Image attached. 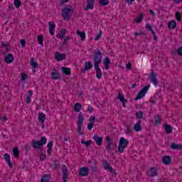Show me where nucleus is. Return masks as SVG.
Here are the masks:
<instances>
[{
    "instance_id": "37",
    "label": "nucleus",
    "mask_w": 182,
    "mask_h": 182,
    "mask_svg": "<svg viewBox=\"0 0 182 182\" xmlns=\"http://www.w3.org/2000/svg\"><path fill=\"white\" fill-rule=\"evenodd\" d=\"M100 5L102 6H106V5H109V0H100Z\"/></svg>"
},
{
    "instance_id": "31",
    "label": "nucleus",
    "mask_w": 182,
    "mask_h": 182,
    "mask_svg": "<svg viewBox=\"0 0 182 182\" xmlns=\"http://www.w3.org/2000/svg\"><path fill=\"white\" fill-rule=\"evenodd\" d=\"M61 69H62L63 73L66 75V76H69V75H70V68H66V67H62Z\"/></svg>"
},
{
    "instance_id": "36",
    "label": "nucleus",
    "mask_w": 182,
    "mask_h": 182,
    "mask_svg": "<svg viewBox=\"0 0 182 182\" xmlns=\"http://www.w3.org/2000/svg\"><path fill=\"white\" fill-rule=\"evenodd\" d=\"M144 13H141L139 16L137 17V23H140L141 21H143V18H144Z\"/></svg>"
},
{
    "instance_id": "54",
    "label": "nucleus",
    "mask_w": 182,
    "mask_h": 182,
    "mask_svg": "<svg viewBox=\"0 0 182 182\" xmlns=\"http://www.w3.org/2000/svg\"><path fill=\"white\" fill-rule=\"evenodd\" d=\"M178 55H179V56H182V47H180L178 50H177Z\"/></svg>"
},
{
    "instance_id": "9",
    "label": "nucleus",
    "mask_w": 182,
    "mask_h": 182,
    "mask_svg": "<svg viewBox=\"0 0 182 182\" xmlns=\"http://www.w3.org/2000/svg\"><path fill=\"white\" fill-rule=\"evenodd\" d=\"M95 8V0H87V6L84 8V11H89Z\"/></svg>"
},
{
    "instance_id": "61",
    "label": "nucleus",
    "mask_w": 182,
    "mask_h": 182,
    "mask_svg": "<svg viewBox=\"0 0 182 182\" xmlns=\"http://www.w3.org/2000/svg\"><path fill=\"white\" fill-rule=\"evenodd\" d=\"M87 111H88L90 113H92V112H93V107L89 106L88 108H87Z\"/></svg>"
},
{
    "instance_id": "52",
    "label": "nucleus",
    "mask_w": 182,
    "mask_h": 182,
    "mask_svg": "<svg viewBox=\"0 0 182 182\" xmlns=\"http://www.w3.org/2000/svg\"><path fill=\"white\" fill-rule=\"evenodd\" d=\"M48 149H52L53 147V141H50L48 142L47 145Z\"/></svg>"
},
{
    "instance_id": "5",
    "label": "nucleus",
    "mask_w": 182,
    "mask_h": 182,
    "mask_svg": "<svg viewBox=\"0 0 182 182\" xmlns=\"http://www.w3.org/2000/svg\"><path fill=\"white\" fill-rule=\"evenodd\" d=\"M149 89H150V85L144 87L137 94V100L145 97L146 95H147V92H149Z\"/></svg>"
},
{
    "instance_id": "34",
    "label": "nucleus",
    "mask_w": 182,
    "mask_h": 182,
    "mask_svg": "<svg viewBox=\"0 0 182 182\" xmlns=\"http://www.w3.org/2000/svg\"><path fill=\"white\" fill-rule=\"evenodd\" d=\"M117 99L119 100V102H126V99H124V95L123 94L118 92V96L117 97Z\"/></svg>"
},
{
    "instance_id": "39",
    "label": "nucleus",
    "mask_w": 182,
    "mask_h": 182,
    "mask_svg": "<svg viewBox=\"0 0 182 182\" xmlns=\"http://www.w3.org/2000/svg\"><path fill=\"white\" fill-rule=\"evenodd\" d=\"M81 143L82 144H85L86 146V147H89V146H90V144H92V141H85L83 139L81 140Z\"/></svg>"
},
{
    "instance_id": "23",
    "label": "nucleus",
    "mask_w": 182,
    "mask_h": 182,
    "mask_svg": "<svg viewBox=\"0 0 182 182\" xmlns=\"http://www.w3.org/2000/svg\"><path fill=\"white\" fill-rule=\"evenodd\" d=\"M61 172L63 173V178H65L69 176V173H68V167H66V165L62 166Z\"/></svg>"
},
{
    "instance_id": "29",
    "label": "nucleus",
    "mask_w": 182,
    "mask_h": 182,
    "mask_svg": "<svg viewBox=\"0 0 182 182\" xmlns=\"http://www.w3.org/2000/svg\"><path fill=\"white\" fill-rule=\"evenodd\" d=\"M165 132L167 133L168 134L173 133V128L171 127V125H165Z\"/></svg>"
},
{
    "instance_id": "12",
    "label": "nucleus",
    "mask_w": 182,
    "mask_h": 182,
    "mask_svg": "<svg viewBox=\"0 0 182 182\" xmlns=\"http://www.w3.org/2000/svg\"><path fill=\"white\" fill-rule=\"evenodd\" d=\"M4 159L5 160V161H6L10 168H12V167H14V164L11 162V156L9 154H5L4 155Z\"/></svg>"
},
{
    "instance_id": "1",
    "label": "nucleus",
    "mask_w": 182,
    "mask_h": 182,
    "mask_svg": "<svg viewBox=\"0 0 182 182\" xmlns=\"http://www.w3.org/2000/svg\"><path fill=\"white\" fill-rule=\"evenodd\" d=\"M48 141V139H46V136H41L40 138V140L36 141V139H33L31 141V147L33 149H41L45 144H46V142Z\"/></svg>"
},
{
    "instance_id": "26",
    "label": "nucleus",
    "mask_w": 182,
    "mask_h": 182,
    "mask_svg": "<svg viewBox=\"0 0 182 182\" xmlns=\"http://www.w3.org/2000/svg\"><path fill=\"white\" fill-rule=\"evenodd\" d=\"M82 110V105L79 102H76L74 105V112L79 113Z\"/></svg>"
},
{
    "instance_id": "45",
    "label": "nucleus",
    "mask_w": 182,
    "mask_h": 182,
    "mask_svg": "<svg viewBox=\"0 0 182 182\" xmlns=\"http://www.w3.org/2000/svg\"><path fill=\"white\" fill-rule=\"evenodd\" d=\"M93 126H95V123L93 122H90L88 124H87V129L88 130H92V129H93Z\"/></svg>"
},
{
    "instance_id": "16",
    "label": "nucleus",
    "mask_w": 182,
    "mask_h": 182,
    "mask_svg": "<svg viewBox=\"0 0 182 182\" xmlns=\"http://www.w3.org/2000/svg\"><path fill=\"white\" fill-rule=\"evenodd\" d=\"M162 163L166 166H168V164H171V156H164L162 158Z\"/></svg>"
},
{
    "instance_id": "22",
    "label": "nucleus",
    "mask_w": 182,
    "mask_h": 182,
    "mask_svg": "<svg viewBox=\"0 0 182 182\" xmlns=\"http://www.w3.org/2000/svg\"><path fill=\"white\" fill-rule=\"evenodd\" d=\"M32 95H33V92L32 90H28L26 98V102L28 103V105H30L31 102H32Z\"/></svg>"
},
{
    "instance_id": "58",
    "label": "nucleus",
    "mask_w": 182,
    "mask_h": 182,
    "mask_svg": "<svg viewBox=\"0 0 182 182\" xmlns=\"http://www.w3.org/2000/svg\"><path fill=\"white\" fill-rule=\"evenodd\" d=\"M20 43L22 48H25V39H21Z\"/></svg>"
},
{
    "instance_id": "60",
    "label": "nucleus",
    "mask_w": 182,
    "mask_h": 182,
    "mask_svg": "<svg viewBox=\"0 0 182 182\" xmlns=\"http://www.w3.org/2000/svg\"><path fill=\"white\" fill-rule=\"evenodd\" d=\"M107 143H112V139H110L109 136L106 137Z\"/></svg>"
},
{
    "instance_id": "3",
    "label": "nucleus",
    "mask_w": 182,
    "mask_h": 182,
    "mask_svg": "<svg viewBox=\"0 0 182 182\" xmlns=\"http://www.w3.org/2000/svg\"><path fill=\"white\" fill-rule=\"evenodd\" d=\"M127 144H129V141H127L124 137H121L119 139V143L118 145V151L119 153H123V151H124V149H126V147H127Z\"/></svg>"
},
{
    "instance_id": "40",
    "label": "nucleus",
    "mask_w": 182,
    "mask_h": 182,
    "mask_svg": "<svg viewBox=\"0 0 182 182\" xmlns=\"http://www.w3.org/2000/svg\"><path fill=\"white\" fill-rule=\"evenodd\" d=\"M102 33H103V31H102V30H100V32L98 33V34L94 38L95 41H99L100 38H102Z\"/></svg>"
},
{
    "instance_id": "59",
    "label": "nucleus",
    "mask_w": 182,
    "mask_h": 182,
    "mask_svg": "<svg viewBox=\"0 0 182 182\" xmlns=\"http://www.w3.org/2000/svg\"><path fill=\"white\" fill-rule=\"evenodd\" d=\"M96 120V117H93V116H91L90 117V123H93V122H95Z\"/></svg>"
},
{
    "instance_id": "11",
    "label": "nucleus",
    "mask_w": 182,
    "mask_h": 182,
    "mask_svg": "<svg viewBox=\"0 0 182 182\" xmlns=\"http://www.w3.org/2000/svg\"><path fill=\"white\" fill-rule=\"evenodd\" d=\"M54 56L55 58V60L58 61V62H60V60H65V59H66V55L64 54V53H59L58 52L55 53L54 54Z\"/></svg>"
},
{
    "instance_id": "30",
    "label": "nucleus",
    "mask_w": 182,
    "mask_h": 182,
    "mask_svg": "<svg viewBox=\"0 0 182 182\" xmlns=\"http://www.w3.org/2000/svg\"><path fill=\"white\" fill-rule=\"evenodd\" d=\"M77 35L81 38V41H85L86 39V33L80 32V31H77Z\"/></svg>"
},
{
    "instance_id": "57",
    "label": "nucleus",
    "mask_w": 182,
    "mask_h": 182,
    "mask_svg": "<svg viewBox=\"0 0 182 182\" xmlns=\"http://www.w3.org/2000/svg\"><path fill=\"white\" fill-rule=\"evenodd\" d=\"M92 170L94 173L97 172V166L96 165H94V166H92Z\"/></svg>"
},
{
    "instance_id": "62",
    "label": "nucleus",
    "mask_w": 182,
    "mask_h": 182,
    "mask_svg": "<svg viewBox=\"0 0 182 182\" xmlns=\"http://www.w3.org/2000/svg\"><path fill=\"white\" fill-rule=\"evenodd\" d=\"M53 167H54V168H58V161H53Z\"/></svg>"
},
{
    "instance_id": "50",
    "label": "nucleus",
    "mask_w": 182,
    "mask_h": 182,
    "mask_svg": "<svg viewBox=\"0 0 182 182\" xmlns=\"http://www.w3.org/2000/svg\"><path fill=\"white\" fill-rule=\"evenodd\" d=\"M103 166H104V168H105V170H109V168H110V165H109V164L107 162H104Z\"/></svg>"
},
{
    "instance_id": "4",
    "label": "nucleus",
    "mask_w": 182,
    "mask_h": 182,
    "mask_svg": "<svg viewBox=\"0 0 182 182\" xmlns=\"http://www.w3.org/2000/svg\"><path fill=\"white\" fill-rule=\"evenodd\" d=\"M62 16L64 21H70V18H72V9L64 8L62 11Z\"/></svg>"
},
{
    "instance_id": "51",
    "label": "nucleus",
    "mask_w": 182,
    "mask_h": 182,
    "mask_svg": "<svg viewBox=\"0 0 182 182\" xmlns=\"http://www.w3.org/2000/svg\"><path fill=\"white\" fill-rule=\"evenodd\" d=\"M106 150H107V151L112 150V143H107Z\"/></svg>"
},
{
    "instance_id": "43",
    "label": "nucleus",
    "mask_w": 182,
    "mask_h": 182,
    "mask_svg": "<svg viewBox=\"0 0 182 182\" xmlns=\"http://www.w3.org/2000/svg\"><path fill=\"white\" fill-rule=\"evenodd\" d=\"M39 45H43V37L41 36H38L37 37Z\"/></svg>"
},
{
    "instance_id": "25",
    "label": "nucleus",
    "mask_w": 182,
    "mask_h": 182,
    "mask_svg": "<svg viewBox=\"0 0 182 182\" xmlns=\"http://www.w3.org/2000/svg\"><path fill=\"white\" fill-rule=\"evenodd\" d=\"M171 149H172V150H182V144H176L175 143H172L171 144Z\"/></svg>"
},
{
    "instance_id": "63",
    "label": "nucleus",
    "mask_w": 182,
    "mask_h": 182,
    "mask_svg": "<svg viewBox=\"0 0 182 182\" xmlns=\"http://www.w3.org/2000/svg\"><path fill=\"white\" fill-rule=\"evenodd\" d=\"M173 1L174 4H181L182 0H173Z\"/></svg>"
},
{
    "instance_id": "33",
    "label": "nucleus",
    "mask_w": 182,
    "mask_h": 182,
    "mask_svg": "<svg viewBox=\"0 0 182 182\" xmlns=\"http://www.w3.org/2000/svg\"><path fill=\"white\" fill-rule=\"evenodd\" d=\"M175 16H176V18L178 22H181V17H182V13L180 12V11H176V12L175 13Z\"/></svg>"
},
{
    "instance_id": "2",
    "label": "nucleus",
    "mask_w": 182,
    "mask_h": 182,
    "mask_svg": "<svg viewBox=\"0 0 182 182\" xmlns=\"http://www.w3.org/2000/svg\"><path fill=\"white\" fill-rule=\"evenodd\" d=\"M94 66H99L102 63V51L95 50L92 57Z\"/></svg>"
},
{
    "instance_id": "48",
    "label": "nucleus",
    "mask_w": 182,
    "mask_h": 182,
    "mask_svg": "<svg viewBox=\"0 0 182 182\" xmlns=\"http://www.w3.org/2000/svg\"><path fill=\"white\" fill-rule=\"evenodd\" d=\"M77 132L79 134H83V132H82V125L77 124Z\"/></svg>"
},
{
    "instance_id": "38",
    "label": "nucleus",
    "mask_w": 182,
    "mask_h": 182,
    "mask_svg": "<svg viewBox=\"0 0 182 182\" xmlns=\"http://www.w3.org/2000/svg\"><path fill=\"white\" fill-rule=\"evenodd\" d=\"M22 5V2H21V0H14V6L16 8H19Z\"/></svg>"
},
{
    "instance_id": "49",
    "label": "nucleus",
    "mask_w": 182,
    "mask_h": 182,
    "mask_svg": "<svg viewBox=\"0 0 182 182\" xmlns=\"http://www.w3.org/2000/svg\"><path fill=\"white\" fill-rule=\"evenodd\" d=\"M46 159V155H45V154H41L40 161H45Z\"/></svg>"
},
{
    "instance_id": "46",
    "label": "nucleus",
    "mask_w": 182,
    "mask_h": 182,
    "mask_svg": "<svg viewBox=\"0 0 182 182\" xmlns=\"http://www.w3.org/2000/svg\"><path fill=\"white\" fill-rule=\"evenodd\" d=\"M141 131V121L137 122V132Z\"/></svg>"
},
{
    "instance_id": "15",
    "label": "nucleus",
    "mask_w": 182,
    "mask_h": 182,
    "mask_svg": "<svg viewBox=\"0 0 182 182\" xmlns=\"http://www.w3.org/2000/svg\"><path fill=\"white\" fill-rule=\"evenodd\" d=\"M92 68H93V64H92V62L85 63V66L81 68V72L85 73V72L89 70V69H92Z\"/></svg>"
},
{
    "instance_id": "28",
    "label": "nucleus",
    "mask_w": 182,
    "mask_h": 182,
    "mask_svg": "<svg viewBox=\"0 0 182 182\" xmlns=\"http://www.w3.org/2000/svg\"><path fill=\"white\" fill-rule=\"evenodd\" d=\"M83 122H85V118H83V114H82V112H80L77 124L83 126Z\"/></svg>"
},
{
    "instance_id": "53",
    "label": "nucleus",
    "mask_w": 182,
    "mask_h": 182,
    "mask_svg": "<svg viewBox=\"0 0 182 182\" xmlns=\"http://www.w3.org/2000/svg\"><path fill=\"white\" fill-rule=\"evenodd\" d=\"M26 79H28V75H26V74H22L21 75V80H26Z\"/></svg>"
},
{
    "instance_id": "14",
    "label": "nucleus",
    "mask_w": 182,
    "mask_h": 182,
    "mask_svg": "<svg viewBox=\"0 0 182 182\" xmlns=\"http://www.w3.org/2000/svg\"><path fill=\"white\" fill-rule=\"evenodd\" d=\"M51 78L53 80H59L60 79V74L55 69L51 73Z\"/></svg>"
},
{
    "instance_id": "20",
    "label": "nucleus",
    "mask_w": 182,
    "mask_h": 182,
    "mask_svg": "<svg viewBox=\"0 0 182 182\" xmlns=\"http://www.w3.org/2000/svg\"><path fill=\"white\" fill-rule=\"evenodd\" d=\"M6 63H12L14 62V55L7 54L4 58Z\"/></svg>"
},
{
    "instance_id": "21",
    "label": "nucleus",
    "mask_w": 182,
    "mask_h": 182,
    "mask_svg": "<svg viewBox=\"0 0 182 182\" xmlns=\"http://www.w3.org/2000/svg\"><path fill=\"white\" fill-rule=\"evenodd\" d=\"M154 123H155V126H160V124H161V116L160 115H155L154 117Z\"/></svg>"
},
{
    "instance_id": "64",
    "label": "nucleus",
    "mask_w": 182,
    "mask_h": 182,
    "mask_svg": "<svg viewBox=\"0 0 182 182\" xmlns=\"http://www.w3.org/2000/svg\"><path fill=\"white\" fill-rule=\"evenodd\" d=\"M149 12L152 16H156V13L153 10H149Z\"/></svg>"
},
{
    "instance_id": "32",
    "label": "nucleus",
    "mask_w": 182,
    "mask_h": 182,
    "mask_svg": "<svg viewBox=\"0 0 182 182\" xmlns=\"http://www.w3.org/2000/svg\"><path fill=\"white\" fill-rule=\"evenodd\" d=\"M65 33H66V30L63 29L60 31L59 33L57 34V38H58L59 39H63V38H65Z\"/></svg>"
},
{
    "instance_id": "35",
    "label": "nucleus",
    "mask_w": 182,
    "mask_h": 182,
    "mask_svg": "<svg viewBox=\"0 0 182 182\" xmlns=\"http://www.w3.org/2000/svg\"><path fill=\"white\" fill-rule=\"evenodd\" d=\"M13 154H14V157H16V159H17V157H18L19 149H18V147H15L14 149H13Z\"/></svg>"
},
{
    "instance_id": "10",
    "label": "nucleus",
    "mask_w": 182,
    "mask_h": 182,
    "mask_svg": "<svg viewBox=\"0 0 182 182\" xmlns=\"http://www.w3.org/2000/svg\"><path fill=\"white\" fill-rule=\"evenodd\" d=\"M102 63L105 65L103 69H105V70H109V69H110V58H109V57H105Z\"/></svg>"
},
{
    "instance_id": "18",
    "label": "nucleus",
    "mask_w": 182,
    "mask_h": 182,
    "mask_svg": "<svg viewBox=\"0 0 182 182\" xmlns=\"http://www.w3.org/2000/svg\"><path fill=\"white\" fill-rule=\"evenodd\" d=\"M94 68L96 72L97 79H102V70H100V68H99V65H94Z\"/></svg>"
},
{
    "instance_id": "24",
    "label": "nucleus",
    "mask_w": 182,
    "mask_h": 182,
    "mask_svg": "<svg viewBox=\"0 0 182 182\" xmlns=\"http://www.w3.org/2000/svg\"><path fill=\"white\" fill-rule=\"evenodd\" d=\"M30 65L33 69H36V68H39V65L38 63L35 62V58H31L30 59Z\"/></svg>"
},
{
    "instance_id": "47",
    "label": "nucleus",
    "mask_w": 182,
    "mask_h": 182,
    "mask_svg": "<svg viewBox=\"0 0 182 182\" xmlns=\"http://www.w3.org/2000/svg\"><path fill=\"white\" fill-rule=\"evenodd\" d=\"M69 39H70V36H68L67 37H65L64 40L63 41V46L66 45V43H68V41H69Z\"/></svg>"
},
{
    "instance_id": "41",
    "label": "nucleus",
    "mask_w": 182,
    "mask_h": 182,
    "mask_svg": "<svg viewBox=\"0 0 182 182\" xmlns=\"http://www.w3.org/2000/svg\"><path fill=\"white\" fill-rule=\"evenodd\" d=\"M150 102H151V105H156V103L157 102V97L156 96L151 97L150 99Z\"/></svg>"
},
{
    "instance_id": "42",
    "label": "nucleus",
    "mask_w": 182,
    "mask_h": 182,
    "mask_svg": "<svg viewBox=\"0 0 182 182\" xmlns=\"http://www.w3.org/2000/svg\"><path fill=\"white\" fill-rule=\"evenodd\" d=\"M143 116H144V112L141 111L137 112V119H143Z\"/></svg>"
},
{
    "instance_id": "56",
    "label": "nucleus",
    "mask_w": 182,
    "mask_h": 182,
    "mask_svg": "<svg viewBox=\"0 0 182 182\" xmlns=\"http://www.w3.org/2000/svg\"><path fill=\"white\" fill-rule=\"evenodd\" d=\"M152 35L154 37V41H155V42H157V41H158L157 36H156V33L154 31H152Z\"/></svg>"
},
{
    "instance_id": "19",
    "label": "nucleus",
    "mask_w": 182,
    "mask_h": 182,
    "mask_svg": "<svg viewBox=\"0 0 182 182\" xmlns=\"http://www.w3.org/2000/svg\"><path fill=\"white\" fill-rule=\"evenodd\" d=\"M49 25V32L51 36H53L55 35V28H56V26L53 23V22L48 23Z\"/></svg>"
},
{
    "instance_id": "13",
    "label": "nucleus",
    "mask_w": 182,
    "mask_h": 182,
    "mask_svg": "<svg viewBox=\"0 0 182 182\" xmlns=\"http://www.w3.org/2000/svg\"><path fill=\"white\" fill-rule=\"evenodd\" d=\"M97 146H102L103 143V137L99 136L98 135H94L92 137Z\"/></svg>"
},
{
    "instance_id": "17",
    "label": "nucleus",
    "mask_w": 182,
    "mask_h": 182,
    "mask_svg": "<svg viewBox=\"0 0 182 182\" xmlns=\"http://www.w3.org/2000/svg\"><path fill=\"white\" fill-rule=\"evenodd\" d=\"M45 120H46V115L43 114V112H39L38 122H40V123L43 125V123H45Z\"/></svg>"
},
{
    "instance_id": "55",
    "label": "nucleus",
    "mask_w": 182,
    "mask_h": 182,
    "mask_svg": "<svg viewBox=\"0 0 182 182\" xmlns=\"http://www.w3.org/2000/svg\"><path fill=\"white\" fill-rule=\"evenodd\" d=\"M141 141L142 144H146V141H147V139H146V138L141 136Z\"/></svg>"
},
{
    "instance_id": "27",
    "label": "nucleus",
    "mask_w": 182,
    "mask_h": 182,
    "mask_svg": "<svg viewBox=\"0 0 182 182\" xmlns=\"http://www.w3.org/2000/svg\"><path fill=\"white\" fill-rule=\"evenodd\" d=\"M168 28L169 29H176L177 28V23L174 21H171L168 23Z\"/></svg>"
},
{
    "instance_id": "8",
    "label": "nucleus",
    "mask_w": 182,
    "mask_h": 182,
    "mask_svg": "<svg viewBox=\"0 0 182 182\" xmlns=\"http://www.w3.org/2000/svg\"><path fill=\"white\" fill-rule=\"evenodd\" d=\"M78 173L81 177H87L89 176V168L86 166L81 167Z\"/></svg>"
},
{
    "instance_id": "44",
    "label": "nucleus",
    "mask_w": 182,
    "mask_h": 182,
    "mask_svg": "<svg viewBox=\"0 0 182 182\" xmlns=\"http://www.w3.org/2000/svg\"><path fill=\"white\" fill-rule=\"evenodd\" d=\"M146 29H148V31H150L151 32V33H153V32H154V31H153V27H151V25L147 23L146 25Z\"/></svg>"
},
{
    "instance_id": "6",
    "label": "nucleus",
    "mask_w": 182,
    "mask_h": 182,
    "mask_svg": "<svg viewBox=\"0 0 182 182\" xmlns=\"http://www.w3.org/2000/svg\"><path fill=\"white\" fill-rule=\"evenodd\" d=\"M147 176L149 177L154 178L159 176V171L157 170V168L152 166L151 167L147 172Z\"/></svg>"
},
{
    "instance_id": "7",
    "label": "nucleus",
    "mask_w": 182,
    "mask_h": 182,
    "mask_svg": "<svg viewBox=\"0 0 182 182\" xmlns=\"http://www.w3.org/2000/svg\"><path fill=\"white\" fill-rule=\"evenodd\" d=\"M149 79L151 82L155 86H159V80H157V74L154 73L153 70H151V73L149 75Z\"/></svg>"
}]
</instances>
